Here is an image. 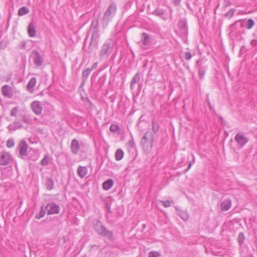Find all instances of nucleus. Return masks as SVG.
Instances as JSON below:
<instances>
[{"label":"nucleus","instance_id":"1","mask_svg":"<svg viewBox=\"0 0 257 257\" xmlns=\"http://www.w3.org/2000/svg\"><path fill=\"white\" fill-rule=\"evenodd\" d=\"M154 136L151 132H146L141 140V145L145 152L150 153L153 148Z\"/></svg>","mask_w":257,"mask_h":257},{"label":"nucleus","instance_id":"2","mask_svg":"<svg viewBox=\"0 0 257 257\" xmlns=\"http://www.w3.org/2000/svg\"><path fill=\"white\" fill-rule=\"evenodd\" d=\"M93 222L94 229L99 234L108 237L110 239H112V232L107 230V228L101 224L100 221L96 220L94 221Z\"/></svg>","mask_w":257,"mask_h":257},{"label":"nucleus","instance_id":"3","mask_svg":"<svg viewBox=\"0 0 257 257\" xmlns=\"http://www.w3.org/2000/svg\"><path fill=\"white\" fill-rule=\"evenodd\" d=\"M117 10V6L114 3H111L107 7L102 18L103 21L108 22L115 16Z\"/></svg>","mask_w":257,"mask_h":257},{"label":"nucleus","instance_id":"4","mask_svg":"<svg viewBox=\"0 0 257 257\" xmlns=\"http://www.w3.org/2000/svg\"><path fill=\"white\" fill-rule=\"evenodd\" d=\"M113 50V47L110 41H106L102 45L99 52L100 58H107Z\"/></svg>","mask_w":257,"mask_h":257},{"label":"nucleus","instance_id":"5","mask_svg":"<svg viewBox=\"0 0 257 257\" xmlns=\"http://www.w3.org/2000/svg\"><path fill=\"white\" fill-rule=\"evenodd\" d=\"M141 38L138 43L142 49L144 50L148 49L150 46V36L146 33H143L141 34Z\"/></svg>","mask_w":257,"mask_h":257},{"label":"nucleus","instance_id":"6","mask_svg":"<svg viewBox=\"0 0 257 257\" xmlns=\"http://www.w3.org/2000/svg\"><path fill=\"white\" fill-rule=\"evenodd\" d=\"M13 162L12 155L6 152L0 153V165L6 166Z\"/></svg>","mask_w":257,"mask_h":257},{"label":"nucleus","instance_id":"7","mask_svg":"<svg viewBox=\"0 0 257 257\" xmlns=\"http://www.w3.org/2000/svg\"><path fill=\"white\" fill-rule=\"evenodd\" d=\"M244 25L241 21L236 22L230 26V33L241 35L243 32Z\"/></svg>","mask_w":257,"mask_h":257},{"label":"nucleus","instance_id":"8","mask_svg":"<svg viewBox=\"0 0 257 257\" xmlns=\"http://www.w3.org/2000/svg\"><path fill=\"white\" fill-rule=\"evenodd\" d=\"M234 140L237 146L240 148H243L248 141L247 138L243 134L240 133L236 134Z\"/></svg>","mask_w":257,"mask_h":257},{"label":"nucleus","instance_id":"9","mask_svg":"<svg viewBox=\"0 0 257 257\" xmlns=\"http://www.w3.org/2000/svg\"><path fill=\"white\" fill-rule=\"evenodd\" d=\"M48 215L56 214L60 212V207L59 205L54 202L48 203L45 207Z\"/></svg>","mask_w":257,"mask_h":257},{"label":"nucleus","instance_id":"10","mask_svg":"<svg viewBox=\"0 0 257 257\" xmlns=\"http://www.w3.org/2000/svg\"><path fill=\"white\" fill-rule=\"evenodd\" d=\"M196 66L198 69V75L200 79H203L205 75L207 67L204 65L202 60H198L196 63Z\"/></svg>","mask_w":257,"mask_h":257},{"label":"nucleus","instance_id":"11","mask_svg":"<svg viewBox=\"0 0 257 257\" xmlns=\"http://www.w3.org/2000/svg\"><path fill=\"white\" fill-rule=\"evenodd\" d=\"M178 26L179 27V33L181 37H184L188 35V28L185 20H181L179 21Z\"/></svg>","mask_w":257,"mask_h":257},{"label":"nucleus","instance_id":"12","mask_svg":"<svg viewBox=\"0 0 257 257\" xmlns=\"http://www.w3.org/2000/svg\"><path fill=\"white\" fill-rule=\"evenodd\" d=\"M33 62L37 66H41L43 63V59L37 51H34L32 54Z\"/></svg>","mask_w":257,"mask_h":257},{"label":"nucleus","instance_id":"13","mask_svg":"<svg viewBox=\"0 0 257 257\" xmlns=\"http://www.w3.org/2000/svg\"><path fill=\"white\" fill-rule=\"evenodd\" d=\"M31 108L33 111L37 115H40L42 111V106L39 101H33L31 104Z\"/></svg>","mask_w":257,"mask_h":257},{"label":"nucleus","instance_id":"14","mask_svg":"<svg viewBox=\"0 0 257 257\" xmlns=\"http://www.w3.org/2000/svg\"><path fill=\"white\" fill-rule=\"evenodd\" d=\"M2 92L4 96L8 98H12L13 96V89L8 85H5L2 86Z\"/></svg>","mask_w":257,"mask_h":257},{"label":"nucleus","instance_id":"15","mask_svg":"<svg viewBox=\"0 0 257 257\" xmlns=\"http://www.w3.org/2000/svg\"><path fill=\"white\" fill-rule=\"evenodd\" d=\"M28 146L25 141H21L20 143L18 149L21 155L25 156L27 155V150Z\"/></svg>","mask_w":257,"mask_h":257},{"label":"nucleus","instance_id":"16","mask_svg":"<svg viewBox=\"0 0 257 257\" xmlns=\"http://www.w3.org/2000/svg\"><path fill=\"white\" fill-rule=\"evenodd\" d=\"M79 148L80 146L78 140L75 139L72 140L70 146V149L72 153L74 155L77 154Z\"/></svg>","mask_w":257,"mask_h":257},{"label":"nucleus","instance_id":"17","mask_svg":"<svg viewBox=\"0 0 257 257\" xmlns=\"http://www.w3.org/2000/svg\"><path fill=\"white\" fill-rule=\"evenodd\" d=\"M88 169L85 166H79L77 168V173L78 175L81 178H84L87 174Z\"/></svg>","mask_w":257,"mask_h":257},{"label":"nucleus","instance_id":"18","mask_svg":"<svg viewBox=\"0 0 257 257\" xmlns=\"http://www.w3.org/2000/svg\"><path fill=\"white\" fill-rule=\"evenodd\" d=\"M231 207V201L227 199L223 201L220 204V209L222 211L228 210Z\"/></svg>","mask_w":257,"mask_h":257},{"label":"nucleus","instance_id":"19","mask_svg":"<svg viewBox=\"0 0 257 257\" xmlns=\"http://www.w3.org/2000/svg\"><path fill=\"white\" fill-rule=\"evenodd\" d=\"M13 171L11 169H4L2 171L1 179L5 180L12 176Z\"/></svg>","mask_w":257,"mask_h":257},{"label":"nucleus","instance_id":"20","mask_svg":"<svg viewBox=\"0 0 257 257\" xmlns=\"http://www.w3.org/2000/svg\"><path fill=\"white\" fill-rule=\"evenodd\" d=\"M36 78L35 77H32L29 82H28L27 85V90L30 92H33L34 91V88L36 85Z\"/></svg>","mask_w":257,"mask_h":257},{"label":"nucleus","instance_id":"21","mask_svg":"<svg viewBox=\"0 0 257 257\" xmlns=\"http://www.w3.org/2000/svg\"><path fill=\"white\" fill-rule=\"evenodd\" d=\"M113 181L112 179H108L102 184V188L105 190H108L113 185Z\"/></svg>","mask_w":257,"mask_h":257},{"label":"nucleus","instance_id":"22","mask_svg":"<svg viewBox=\"0 0 257 257\" xmlns=\"http://www.w3.org/2000/svg\"><path fill=\"white\" fill-rule=\"evenodd\" d=\"M46 187L47 190H51L54 187L53 179L51 177H47L46 178Z\"/></svg>","mask_w":257,"mask_h":257},{"label":"nucleus","instance_id":"23","mask_svg":"<svg viewBox=\"0 0 257 257\" xmlns=\"http://www.w3.org/2000/svg\"><path fill=\"white\" fill-rule=\"evenodd\" d=\"M99 37V34L98 30L92 31L91 38V43L92 44L93 42L96 43Z\"/></svg>","mask_w":257,"mask_h":257},{"label":"nucleus","instance_id":"24","mask_svg":"<svg viewBox=\"0 0 257 257\" xmlns=\"http://www.w3.org/2000/svg\"><path fill=\"white\" fill-rule=\"evenodd\" d=\"M177 214L184 221H186L188 219V215L186 210L177 209Z\"/></svg>","mask_w":257,"mask_h":257},{"label":"nucleus","instance_id":"25","mask_svg":"<svg viewBox=\"0 0 257 257\" xmlns=\"http://www.w3.org/2000/svg\"><path fill=\"white\" fill-rule=\"evenodd\" d=\"M140 80V76L139 73H136L132 79L130 84V88L132 90L134 88V85L135 84L139 82Z\"/></svg>","mask_w":257,"mask_h":257},{"label":"nucleus","instance_id":"26","mask_svg":"<svg viewBox=\"0 0 257 257\" xmlns=\"http://www.w3.org/2000/svg\"><path fill=\"white\" fill-rule=\"evenodd\" d=\"M28 32L30 37H34L36 35V29L35 26L32 24L30 23L28 26Z\"/></svg>","mask_w":257,"mask_h":257},{"label":"nucleus","instance_id":"27","mask_svg":"<svg viewBox=\"0 0 257 257\" xmlns=\"http://www.w3.org/2000/svg\"><path fill=\"white\" fill-rule=\"evenodd\" d=\"M124 156L123 151L120 149H117L115 153V159L117 161L121 160Z\"/></svg>","mask_w":257,"mask_h":257},{"label":"nucleus","instance_id":"28","mask_svg":"<svg viewBox=\"0 0 257 257\" xmlns=\"http://www.w3.org/2000/svg\"><path fill=\"white\" fill-rule=\"evenodd\" d=\"M91 72V71L89 68L85 69L82 71V79L83 81V83H85Z\"/></svg>","mask_w":257,"mask_h":257},{"label":"nucleus","instance_id":"29","mask_svg":"<svg viewBox=\"0 0 257 257\" xmlns=\"http://www.w3.org/2000/svg\"><path fill=\"white\" fill-rule=\"evenodd\" d=\"M22 127L21 124L18 121H15L13 124H10L8 128L9 131H15Z\"/></svg>","mask_w":257,"mask_h":257},{"label":"nucleus","instance_id":"30","mask_svg":"<svg viewBox=\"0 0 257 257\" xmlns=\"http://www.w3.org/2000/svg\"><path fill=\"white\" fill-rule=\"evenodd\" d=\"M242 22L243 23L244 27H245L247 29H251L254 25V21L251 19H249L245 22Z\"/></svg>","mask_w":257,"mask_h":257},{"label":"nucleus","instance_id":"31","mask_svg":"<svg viewBox=\"0 0 257 257\" xmlns=\"http://www.w3.org/2000/svg\"><path fill=\"white\" fill-rule=\"evenodd\" d=\"M29 13V10L25 6L21 7L18 11V15L19 16H24Z\"/></svg>","mask_w":257,"mask_h":257},{"label":"nucleus","instance_id":"32","mask_svg":"<svg viewBox=\"0 0 257 257\" xmlns=\"http://www.w3.org/2000/svg\"><path fill=\"white\" fill-rule=\"evenodd\" d=\"M152 126L154 134H157L159 130V124L158 122L154 120H153L152 122Z\"/></svg>","mask_w":257,"mask_h":257},{"label":"nucleus","instance_id":"33","mask_svg":"<svg viewBox=\"0 0 257 257\" xmlns=\"http://www.w3.org/2000/svg\"><path fill=\"white\" fill-rule=\"evenodd\" d=\"M40 157V153L38 150H35L33 151V153L31 155L30 158L31 159L35 161L38 159Z\"/></svg>","mask_w":257,"mask_h":257},{"label":"nucleus","instance_id":"34","mask_svg":"<svg viewBox=\"0 0 257 257\" xmlns=\"http://www.w3.org/2000/svg\"><path fill=\"white\" fill-rule=\"evenodd\" d=\"M50 161L49 156L48 154H46L44 156V158L41 161L40 164L42 166H46L49 164Z\"/></svg>","mask_w":257,"mask_h":257},{"label":"nucleus","instance_id":"35","mask_svg":"<svg viewBox=\"0 0 257 257\" xmlns=\"http://www.w3.org/2000/svg\"><path fill=\"white\" fill-rule=\"evenodd\" d=\"M165 11L163 9L157 8L153 12V14L159 17H162L164 14Z\"/></svg>","mask_w":257,"mask_h":257},{"label":"nucleus","instance_id":"36","mask_svg":"<svg viewBox=\"0 0 257 257\" xmlns=\"http://www.w3.org/2000/svg\"><path fill=\"white\" fill-rule=\"evenodd\" d=\"M45 210L44 209V208L43 207H41L39 213L36 215L35 218L38 219H41V218L45 216Z\"/></svg>","mask_w":257,"mask_h":257},{"label":"nucleus","instance_id":"37","mask_svg":"<svg viewBox=\"0 0 257 257\" xmlns=\"http://www.w3.org/2000/svg\"><path fill=\"white\" fill-rule=\"evenodd\" d=\"M245 239V237H244V235L243 234V233L242 232H240L238 234V242L239 243V244L241 245L244 242V240Z\"/></svg>","mask_w":257,"mask_h":257},{"label":"nucleus","instance_id":"38","mask_svg":"<svg viewBox=\"0 0 257 257\" xmlns=\"http://www.w3.org/2000/svg\"><path fill=\"white\" fill-rule=\"evenodd\" d=\"M90 30L91 31L98 30V22L97 21H93L91 23V24L90 26Z\"/></svg>","mask_w":257,"mask_h":257},{"label":"nucleus","instance_id":"39","mask_svg":"<svg viewBox=\"0 0 257 257\" xmlns=\"http://www.w3.org/2000/svg\"><path fill=\"white\" fill-rule=\"evenodd\" d=\"M119 129V127L115 124H112L109 127V130L111 132H115L116 131Z\"/></svg>","mask_w":257,"mask_h":257},{"label":"nucleus","instance_id":"40","mask_svg":"<svg viewBox=\"0 0 257 257\" xmlns=\"http://www.w3.org/2000/svg\"><path fill=\"white\" fill-rule=\"evenodd\" d=\"M161 255L160 252L158 251H152L148 255V257H160Z\"/></svg>","mask_w":257,"mask_h":257},{"label":"nucleus","instance_id":"41","mask_svg":"<svg viewBox=\"0 0 257 257\" xmlns=\"http://www.w3.org/2000/svg\"><path fill=\"white\" fill-rule=\"evenodd\" d=\"M18 107H15L11 110L10 115L12 116H16L17 114L18 113Z\"/></svg>","mask_w":257,"mask_h":257},{"label":"nucleus","instance_id":"42","mask_svg":"<svg viewBox=\"0 0 257 257\" xmlns=\"http://www.w3.org/2000/svg\"><path fill=\"white\" fill-rule=\"evenodd\" d=\"M15 143L13 139H9L7 142V146L8 148H12L14 146Z\"/></svg>","mask_w":257,"mask_h":257},{"label":"nucleus","instance_id":"43","mask_svg":"<svg viewBox=\"0 0 257 257\" xmlns=\"http://www.w3.org/2000/svg\"><path fill=\"white\" fill-rule=\"evenodd\" d=\"M161 203H162L165 207H169L171 205V202L169 200L161 201Z\"/></svg>","mask_w":257,"mask_h":257},{"label":"nucleus","instance_id":"44","mask_svg":"<svg viewBox=\"0 0 257 257\" xmlns=\"http://www.w3.org/2000/svg\"><path fill=\"white\" fill-rule=\"evenodd\" d=\"M192 57V54L190 52H187L185 53L184 58L186 60H190L191 59Z\"/></svg>","mask_w":257,"mask_h":257},{"label":"nucleus","instance_id":"45","mask_svg":"<svg viewBox=\"0 0 257 257\" xmlns=\"http://www.w3.org/2000/svg\"><path fill=\"white\" fill-rule=\"evenodd\" d=\"M23 120L27 124H30L32 122L31 120L26 115H24L23 116Z\"/></svg>","mask_w":257,"mask_h":257},{"label":"nucleus","instance_id":"46","mask_svg":"<svg viewBox=\"0 0 257 257\" xmlns=\"http://www.w3.org/2000/svg\"><path fill=\"white\" fill-rule=\"evenodd\" d=\"M127 145L130 147V148H134L135 147V142L133 140H130L128 143H127Z\"/></svg>","mask_w":257,"mask_h":257},{"label":"nucleus","instance_id":"47","mask_svg":"<svg viewBox=\"0 0 257 257\" xmlns=\"http://www.w3.org/2000/svg\"><path fill=\"white\" fill-rule=\"evenodd\" d=\"M193 160L192 161V162H190L189 164V166L187 168V169H186V170L185 171L186 172L188 171L191 168V166H192V164L194 163L195 162V157H194V156L193 155Z\"/></svg>","mask_w":257,"mask_h":257},{"label":"nucleus","instance_id":"48","mask_svg":"<svg viewBox=\"0 0 257 257\" xmlns=\"http://www.w3.org/2000/svg\"><path fill=\"white\" fill-rule=\"evenodd\" d=\"M97 66H98V63L97 62H95V63H93V64L92 65V66L91 67V68H89V69L91 70V71H92V70H93L95 69H96L97 67Z\"/></svg>","mask_w":257,"mask_h":257},{"label":"nucleus","instance_id":"49","mask_svg":"<svg viewBox=\"0 0 257 257\" xmlns=\"http://www.w3.org/2000/svg\"><path fill=\"white\" fill-rule=\"evenodd\" d=\"M181 0H173V3L175 5H179Z\"/></svg>","mask_w":257,"mask_h":257},{"label":"nucleus","instance_id":"50","mask_svg":"<svg viewBox=\"0 0 257 257\" xmlns=\"http://www.w3.org/2000/svg\"><path fill=\"white\" fill-rule=\"evenodd\" d=\"M26 42L23 41L22 42V48H23V49H25L26 48Z\"/></svg>","mask_w":257,"mask_h":257},{"label":"nucleus","instance_id":"51","mask_svg":"<svg viewBox=\"0 0 257 257\" xmlns=\"http://www.w3.org/2000/svg\"><path fill=\"white\" fill-rule=\"evenodd\" d=\"M207 103H208V105H209V106L210 108H211V105H210V103L209 100H207Z\"/></svg>","mask_w":257,"mask_h":257},{"label":"nucleus","instance_id":"52","mask_svg":"<svg viewBox=\"0 0 257 257\" xmlns=\"http://www.w3.org/2000/svg\"><path fill=\"white\" fill-rule=\"evenodd\" d=\"M103 82H104V80H102V84L100 86V88L101 87V85L103 84Z\"/></svg>","mask_w":257,"mask_h":257},{"label":"nucleus","instance_id":"53","mask_svg":"<svg viewBox=\"0 0 257 257\" xmlns=\"http://www.w3.org/2000/svg\"><path fill=\"white\" fill-rule=\"evenodd\" d=\"M85 84V83H83V81L82 80V82L81 83V85H83Z\"/></svg>","mask_w":257,"mask_h":257},{"label":"nucleus","instance_id":"54","mask_svg":"<svg viewBox=\"0 0 257 257\" xmlns=\"http://www.w3.org/2000/svg\"><path fill=\"white\" fill-rule=\"evenodd\" d=\"M101 80H102V79H101V78H100V79H99V81H101Z\"/></svg>","mask_w":257,"mask_h":257},{"label":"nucleus","instance_id":"55","mask_svg":"<svg viewBox=\"0 0 257 257\" xmlns=\"http://www.w3.org/2000/svg\"><path fill=\"white\" fill-rule=\"evenodd\" d=\"M233 13H234V12H232L231 15H232L233 14Z\"/></svg>","mask_w":257,"mask_h":257}]
</instances>
